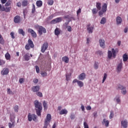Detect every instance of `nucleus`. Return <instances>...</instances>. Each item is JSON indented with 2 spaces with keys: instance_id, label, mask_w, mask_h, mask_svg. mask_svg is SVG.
Listing matches in <instances>:
<instances>
[{
  "instance_id": "obj_42",
  "label": "nucleus",
  "mask_w": 128,
  "mask_h": 128,
  "mask_svg": "<svg viewBox=\"0 0 128 128\" xmlns=\"http://www.w3.org/2000/svg\"><path fill=\"white\" fill-rule=\"evenodd\" d=\"M14 109L15 112H18V106L16 105V106H14Z\"/></svg>"
},
{
  "instance_id": "obj_32",
  "label": "nucleus",
  "mask_w": 128,
  "mask_h": 128,
  "mask_svg": "<svg viewBox=\"0 0 128 128\" xmlns=\"http://www.w3.org/2000/svg\"><path fill=\"white\" fill-rule=\"evenodd\" d=\"M114 100H116L117 104H120V96H116L114 99Z\"/></svg>"
},
{
  "instance_id": "obj_9",
  "label": "nucleus",
  "mask_w": 128,
  "mask_h": 128,
  "mask_svg": "<svg viewBox=\"0 0 128 128\" xmlns=\"http://www.w3.org/2000/svg\"><path fill=\"white\" fill-rule=\"evenodd\" d=\"M128 122L127 120H124L121 122V126L123 128H128Z\"/></svg>"
},
{
  "instance_id": "obj_11",
  "label": "nucleus",
  "mask_w": 128,
  "mask_h": 128,
  "mask_svg": "<svg viewBox=\"0 0 128 128\" xmlns=\"http://www.w3.org/2000/svg\"><path fill=\"white\" fill-rule=\"evenodd\" d=\"M104 40V39H100L99 40V44L100 48H106V44H105Z\"/></svg>"
},
{
  "instance_id": "obj_34",
  "label": "nucleus",
  "mask_w": 128,
  "mask_h": 128,
  "mask_svg": "<svg viewBox=\"0 0 128 128\" xmlns=\"http://www.w3.org/2000/svg\"><path fill=\"white\" fill-rule=\"evenodd\" d=\"M43 106L44 110H48V103L46 101L43 102Z\"/></svg>"
},
{
  "instance_id": "obj_26",
  "label": "nucleus",
  "mask_w": 128,
  "mask_h": 128,
  "mask_svg": "<svg viewBox=\"0 0 128 128\" xmlns=\"http://www.w3.org/2000/svg\"><path fill=\"white\" fill-rule=\"evenodd\" d=\"M36 6H38V8H40L42 6V2L41 0H38L36 2Z\"/></svg>"
},
{
  "instance_id": "obj_49",
  "label": "nucleus",
  "mask_w": 128,
  "mask_h": 128,
  "mask_svg": "<svg viewBox=\"0 0 128 128\" xmlns=\"http://www.w3.org/2000/svg\"><path fill=\"white\" fill-rule=\"evenodd\" d=\"M126 87L122 85H118V88L119 90H122Z\"/></svg>"
},
{
  "instance_id": "obj_7",
  "label": "nucleus",
  "mask_w": 128,
  "mask_h": 128,
  "mask_svg": "<svg viewBox=\"0 0 128 128\" xmlns=\"http://www.w3.org/2000/svg\"><path fill=\"white\" fill-rule=\"evenodd\" d=\"M76 82L77 83V84L79 86V88H82V86H84V83L78 80V79H74L72 81V84H76Z\"/></svg>"
},
{
  "instance_id": "obj_50",
  "label": "nucleus",
  "mask_w": 128,
  "mask_h": 128,
  "mask_svg": "<svg viewBox=\"0 0 128 128\" xmlns=\"http://www.w3.org/2000/svg\"><path fill=\"white\" fill-rule=\"evenodd\" d=\"M34 12H36V6H34V4H32V14H34Z\"/></svg>"
},
{
  "instance_id": "obj_44",
  "label": "nucleus",
  "mask_w": 128,
  "mask_h": 128,
  "mask_svg": "<svg viewBox=\"0 0 128 128\" xmlns=\"http://www.w3.org/2000/svg\"><path fill=\"white\" fill-rule=\"evenodd\" d=\"M121 92L122 94H126V88L122 90Z\"/></svg>"
},
{
  "instance_id": "obj_63",
  "label": "nucleus",
  "mask_w": 128,
  "mask_h": 128,
  "mask_svg": "<svg viewBox=\"0 0 128 128\" xmlns=\"http://www.w3.org/2000/svg\"><path fill=\"white\" fill-rule=\"evenodd\" d=\"M90 42V38H87L86 44H88Z\"/></svg>"
},
{
  "instance_id": "obj_16",
  "label": "nucleus",
  "mask_w": 128,
  "mask_h": 128,
  "mask_svg": "<svg viewBox=\"0 0 128 128\" xmlns=\"http://www.w3.org/2000/svg\"><path fill=\"white\" fill-rule=\"evenodd\" d=\"M28 32H30L33 38H36V33L32 28L28 29Z\"/></svg>"
},
{
  "instance_id": "obj_58",
  "label": "nucleus",
  "mask_w": 128,
  "mask_h": 128,
  "mask_svg": "<svg viewBox=\"0 0 128 128\" xmlns=\"http://www.w3.org/2000/svg\"><path fill=\"white\" fill-rule=\"evenodd\" d=\"M66 28L68 32H72V27L70 26H67Z\"/></svg>"
},
{
  "instance_id": "obj_10",
  "label": "nucleus",
  "mask_w": 128,
  "mask_h": 128,
  "mask_svg": "<svg viewBox=\"0 0 128 128\" xmlns=\"http://www.w3.org/2000/svg\"><path fill=\"white\" fill-rule=\"evenodd\" d=\"M40 89V86H34L32 88V90L33 92H38Z\"/></svg>"
},
{
  "instance_id": "obj_47",
  "label": "nucleus",
  "mask_w": 128,
  "mask_h": 128,
  "mask_svg": "<svg viewBox=\"0 0 128 128\" xmlns=\"http://www.w3.org/2000/svg\"><path fill=\"white\" fill-rule=\"evenodd\" d=\"M94 68L96 70H98V62H95L94 64Z\"/></svg>"
},
{
  "instance_id": "obj_24",
  "label": "nucleus",
  "mask_w": 128,
  "mask_h": 128,
  "mask_svg": "<svg viewBox=\"0 0 128 128\" xmlns=\"http://www.w3.org/2000/svg\"><path fill=\"white\" fill-rule=\"evenodd\" d=\"M96 8L98 10H100L102 8V4L100 2H97L96 4Z\"/></svg>"
},
{
  "instance_id": "obj_35",
  "label": "nucleus",
  "mask_w": 128,
  "mask_h": 128,
  "mask_svg": "<svg viewBox=\"0 0 128 128\" xmlns=\"http://www.w3.org/2000/svg\"><path fill=\"white\" fill-rule=\"evenodd\" d=\"M98 10L96 9V8H94L92 10V13L93 14H98Z\"/></svg>"
},
{
  "instance_id": "obj_20",
  "label": "nucleus",
  "mask_w": 128,
  "mask_h": 128,
  "mask_svg": "<svg viewBox=\"0 0 128 128\" xmlns=\"http://www.w3.org/2000/svg\"><path fill=\"white\" fill-rule=\"evenodd\" d=\"M122 62H121L117 66V72H122Z\"/></svg>"
},
{
  "instance_id": "obj_8",
  "label": "nucleus",
  "mask_w": 128,
  "mask_h": 128,
  "mask_svg": "<svg viewBox=\"0 0 128 128\" xmlns=\"http://www.w3.org/2000/svg\"><path fill=\"white\" fill-rule=\"evenodd\" d=\"M48 48V42H44L41 47L42 52H44Z\"/></svg>"
},
{
  "instance_id": "obj_28",
  "label": "nucleus",
  "mask_w": 128,
  "mask_h": 128,
  "mask_svg": "<svg viewBox=\"0 0 128 128\" xmlns=\"http://www.w3.org/2000/svg\"><path fill=\"white\" fill-rule=\"evenodd\" d=\"M106 18L104 17L101 20L100 22V24H106Z\"/></svg>"
},
{
  "instance_id": "obj_52",
  "label": "nucleus",
  "mask_w": 128,
  "mask_h": 128,
  "mask_svg": "<svg viewBox=\"0 0 128 128\" xmlns=\"http://www.w3.org/2000/svg\"><path fill=\"white\" fill-rule=\"evenodd\" d=\"M32 120L36 122V115L32 114Z\"/></svg>"
},
{
  "instance_id": "obj_18",
  "label": "nucleus",
  "mask_w": 128,
  "mask_h": 128,
  "mask_svg": "<svg viewBox=\"0 0 128 128\" xmlns=\"http://www.w3.org/2000/svg\"><path fill=\"white\" fill-rule=\"evenodd\" d=\"M94 26H88V28H87V30L88 32V34H92L93 32H94Z\"/></svg>"
},
{
  "instance_id": "obj_39",
  "label": "nucleus",
  "mask_w": 128,
  "mask_h": 128,
  "mask_svg": "<svg viewBox=\"0 0 128 128\" xmlns=\"http://www.w3.org/2000/svg\"><path fill=\"white\" fill-rule=\"evenodd\" d=\"M0 44H4V38H2V35L0 34Z\"/></svg>"
},
{
  "instance_id": "obj_57",
  "label": "nucleus",
  "mask_w": 128,
  "mask_h": 128,
  "mask_svg": "<svg viewBox=\"0 0 128 128\" xmlns=\"http://www.w3.org/2000/svg\"><path fill=\"white\" fill-rule=\"evenodd\" d=\"M84 128H88V125L86 122H84Z\"/></svg>"
},
{
  "instance_id": "obj_62",
  "label": "nucleus",
  "mask_w": 128,
  "mask_h": 128,
  "mask_svg": "<svg viewBox=\"0 0 128 128\" xmlns=\"http://www.w3.org/2000/svg\"><path fill=\"white\" fill-rule=\"evenodd\" d=\"M104 12H103L102 10L101 11H100L98 12V14H99V16H102L104 14Z\"/></svg>"
},
{
  "instance_id": "obj_31",
  "label": "nucleus",
  "mask_w": 128,
  "mask_h": 128,
  "mask_svg": "<svg viewBox=\"0 0 128 128\" xmlns=\"http://www.w3.org/2000/svg\"><path fill=\"white\" fill-rule=\"evenodd\" d=\"M122 58H123V61L124 62H126V60H128V54H124L122 56Z\"/></svg>"
},
{
  "instance_id": "obj_54",
  "label": "nucleus",
  "mask_w": 128,
  "mask_h": 128,
  "mask_svg": "<svg viewBox=\"0 0 128 128\" xmlns=\"http://www.w3.org/2000/svg\"><path fill=\"white\" fill-rule=\"evenodd\" d=\"M0 12H4V8L0 4Z\"/></svg>"
},
{
  "instance_id": "obj_36",
  "label": "nucleus",
  "mask_w": 128,
  "mask_h": 128,
  "mask_svg": "<svg viewBox=\"0 0 128 128\" xmlns=\"http://www.w3.org/2000/svg\"><path fill=\"white\" fill-rule=\"evenodd\" d=\"M114 111L112 110L110 111V115L109 116L110 120H112V118H114Z\"/></svg>"
},
{
  "instance_id": "obj_61",
  "label": "nucleus",
  "mask_w": 128,
  "mask_h": 128,
  "mask_svg": "<svg viewBox=\"0 0 128 128\" xmlns=\"http://www.w3.org/2000/svg\"><path fill=\"white\" fill-rule=\"evenodd\" d=\"M38 80L37 78H34L33 80V82H34V84H38Z\"/></svg>"
},
{
  "instance_id": "obj_48",
  "label": "nucleus",
  "mask_w": 128,
  "mask_h": 128,
  "mask_svg": "<svg viewBox=\"0 0 128 128\" xmlns=\"http://www.w3.org/2000/svg\"><path fill=\"white\" fill-rule=\"evenodd\" d=\"M41 76H48V73H46V72H41Z\"/></svg>"
},
{
  "instance_id": "obj_45",
  "label": "nucleus",
  "mask_w": 128,
  "mask_h": 128,
  "mask_svg": "<svg viewBox=\"0 0 128 128\" xmlns=\"http://www.w3.org/2000/svg\"><path fill=\"white\" fill-rule=\"evenodd\" d=\"M4 64H6V61L4 60L0 59V66H4Z\"/></svg>"
},
{
  "instance_id": "obj_25",
  "label": "nucleus",
  "mask_w": 128,
  "mask_h": 128,
  "mask_svg": "<svg viewBox=\"0 0 128 128\" xmlns=\"http://www.w3.org/2000/svg\"><path fill=\"white\" fill-rule=\"evenodd\" d=\"M68 114V110L66 109H63L60 112V114Z\"/></svg>"
},
{
  "instance_id": "obj_38",
  "label": "nucleus",
  "mask_w": 128,
  "mask_h": 128,
  "mask_svg": "<svg viewBox=\"0 0 128 128\" xmlns=\"http://www.w3.org/2000/svg\"><path fill=\"white\" fill-rule=\"evenodd\" d=\"M70 120H74V118H76V114H74V113H71L70 115Z\"/></svg>"
},
{
  "instance_id": "obj_29",
  "label": "nucleus",
  "mask_w": 128,
  "mask_h": 128,
  "mask_svg": "<svg viewBox=\"0 0 128 128\" xmlns=\"http://www.w3.org/2000/svg\"><path fill=\"white\" fill-rule=\"evenodd\" d=\"M5 58L7 60H10V53L7 52L5 54Z\"/></svg>"
},
{
  "instance_id": "obj_15",
  "label": "nucleus",
  "mask_w": 128,
  "mask_h": 128,
  "mask_svg": "<svg viewBox=\"0 0 128 128\" xmlns=\"http://www.w3.org/2000/svg\"><path fill=\"white\" fill-rule=\"evenodd\" d=\"M9 72L8 68H4L1 72V74L2 76H6L8 74Z\"/></svg>"
},
{
  "instance_id": "obj_6",
  "label": "nucleus",
  "mask_w": 128,
  "mask_h": 128,
  "mask_svg": "<svg viewBox=\"0 0 128 128\" xmlns=\"http://www.w3.org/2000/svg\"><path fill=\"white\" fill-rule=\"evenodd\" d=\"M30 57L32 58V54H30L29 53H26L23 56V58L26 62H28V60H30Z\"/></svg>"
},
{
  "instance_id": "obj_59",
  "label": "nucleus",
  "mask_w": 128,
  "mask_h": 128,
  "mask_svg": "<svg viewBox=\"0 0 128 128\" xmlns=\"http://www.w3.org/2000/svg\"><path fill=\"white\" fill-rule=\"evenodd\" d=\"M30 46L28 44H26V46H25V48H26V50H30Z\"/></svg>"
},
{
  "instance_id": "obj_13",
  "label": "nucleus",
  "mask_w": 128,
  "mask_h": 128,
  "mask_svg": "<svg viewBox=\"0 0 128 128\" xmlns=\"http://www.w3.org/2000/svg\"><path fill=\"white\" fill-rule=\"evenodd\" d=\"M102 124L103 126H106V128H108V126L110 124V122L108 120H107L106 118H104L102 121Z\"/></svg>"
},
{
  "instance_id": "obj_2",
  "label": "nucleus",
  "mask_w": 128,
  "mask_h": 128,
  "mask_svg": "<svg viewBox=\"0 0 128 128\" xmlns=\"http://www.w3.org/2000/svg\"><path fill=\"white\" fill-rule=\"evenodd\" d=\"M116 52L114 50V48H112V51L108 50V58L110 60L112 58H116Z\"/></svg>"
},
{
  "instance_id": "obj_14",
  "label": "nucleus",
  "mask_w": 128,
  "mask_h": 128,
  "mask_svg": "<svg viewBox=\"0 0 128 128\" xmlns=\"http://www.w3.org/2000/svg\"><path fill=\"white\" fill-rule=\"evenodd\" d=\"M11 122L8 123V126L10 128H14V120L10 117Z\"/></svg>"
},
{
  "instance_id": "obj_23",
  "label": "nucleus",
  "mask_w": 128,
  "mask_h": 128,
  "mask_svg": "<svg viewBox=\"0 0 128 128\" xmlns=\"http://www.w3.org/2000/svg\"><path fill=\"white\" fill-rule=\"evenodd\" d=\"M108 8V4H104L102 8V10L106 12V8Z\"/></svg>"
},
{
  "instance_id": "obj_12",
  "label": "nucleus",
  "mask_w": 128,
  "mask_h": 128,
  "mask_svg": "<svg viewBox=\"0 0 128 128\" xmlns=\"http://www.w3.org/2000/svg\"><path fill=\"white\" fill-rule=\"evenodd\" d=\"M122 22V19L120 16H118L116 18V24L118 26H120Z\"/></svg>"
},
{
  "instance_id": "obj_30",
  "label": "nucleus",
  "mask_w": 128,
  "mask_h": 128,
  "mask_svg": "<svg viewBox=\"0 0 128 128\" xmlns=\"http://www.w3.org/2000/svg\"><path fill=\"white\" fill-rule=\"evenodd\" d=\"M28 118L29 122H32V114L29 113L28 116Z\"/></svg>"
},
{
  "instance_id": "obj_21",
  "label": "nucleus",
  "mask_w": 128,
  "mask_h": 128,
  "mask_svg": "<svg viewBox=\"0 0 128 128\" xmlns=\"http://www.w3.org/2000/svg\"><path fill=\"white\" fill-rule=\"evenodd\" d=\"M62 62H64L66 64H68V61L70 60V59L68 58V57L66 56H64L62 57Z\"/></svg>"
},
{
  "instance_id": "obj_51",
  "label": "nucleus",
  "mask_w": 128,
  "mask_h": 128,
  "mask_svg": "<svg viewBox=\"0 0 128 128\" xmlns=\"http://www.w3.org/2000/svg\"><path fill=\"white\" fill-rule=\"evenodd\" d=\"M66 80L68 81L70 80V75L68 74H66Z\"/></svg>"
},
{
  "instance_id": "obj_43",
  "label": "nucleus",
  "mask_w": 128,
  "mask_h": 128,
  "mask_svg": "<svg viewBox=\"0 0 128 128\" xmlns=\"http://www.w3.org/2000/svg\"><path fill=\"white\" fill-rule=\"evenodd\" d=\"M4 12H10V8L6 7V8H4Z\"/></svg>"
},
{
  "instance_id": "obj_19",
  "label": "nucleus",
  "mask_w": 128,
  "mask_h": 128,
  "mask_svg": "<svg viewBox=\"0 0 128 128\" xmlns=\"http://www.w3.org/2000/svg\"><path fill=\"white\" fill-rule=\"evenodd\" d=\"M14 20L15 24H18V22H20V17L18 16H16L14 18Z\"/></svg>"
},
{
  "instance_id": "obj_60",
  "label": "nucleus",
  "mask_w": 128,
  "mask_h": 128,
  "mask_svg": "<svg viewBox=\"0 0 128 128\" xmlns=\"http://www.w3.org/2000/svg\"><path fill=\"white\" fill-rule=\"evenodd\" d=\"M19 82L20 84H22L23 82H24V79L23 78H21L19 80Z\"/></svg>"
},
{
  "instance_id": "obj_4",
  "label": "nucleus",
  "mask_w": 128,
  "mask_h": 128,
  "mask_svg": "<svg viewBox=\"0 0 128 128\" xmlns=\"http://www.w3.org/2000/svg\"><path fill=\"white\" fill-rule=\"evenodd\" d=\"M35 28L38 30V34H40V36H42V32L44 34H46V28H44L42 26H40L38 25H36Z\"/></svg>"
},
{
  "instance_id": "obj_46",
  "label": "nucleus",
  "mask_w": 128,
  "mask_h": 128,
  "mask_svg": "<svg viewBox=\"0 0 128 128\" xmlns=\"http://www.w3.org/2000/svg\"><path fill=\"white\" fill-rule=\"evenodd\" d=\"M54 34H55L56 36H58V34H60V31L58 30V29L56 28L55 30Z\"/></svg>"
},
{
  "instance_id": "obj_27",
  "label": "nucleus",
  "mask_w": 128,
  "mask_h": 128,
  "mask_svg": "<svg viewBox=\"0 0 128 128\" xmlns=\"http://www.w3.org/2000/svg\"><path fill=\"white\" fill-rule=\"evenodd\" d=\"M28 4V0H24L22 2V6H26Z\"/></svg>"
},
{
  "instance_id": "obj_5",
  "label": "nucleus",
  "mask_w": 128,
  "mask_h": 128,
  "mask_svg": "<svg viewBox=\"0 0 128 128\" xmlns=\"http://www.w3.org/2000/svg\"><path fill=\"white\" fill-rule=\"evenodd\" d=\"M62 20V18L58 17L54 20H52L51 21V24H58V22H60Z\"/></svg>"
},
{
  "instance_id": "obj_41",
  "label": "nucleus",
  "mask_w": 128,
  "mask_h": 128,
  "mask_svg": "<svg viewBox=\"0 0 128 128\" xmlns=\"http://www.w3.org/2000/svg\"><path fill=\"white\" fill-rule=\"evenodd\" d=\"M36 96H38L42 98V92H36Z\"/></svg>"
},
{
  "instance_id": "obj_3",
  "label": "nucleus",
  "mask_w": 128,
  "mask_h": 128,
  "mask_svg": "<svg viewBox=\"0 0 128 128\" xmlns=\"http://www.w3.org/2000/svg\"><path fill=\"white\" fill-rule=\"evenodd\" d=\"M52 120V115L48 114L46 118L44 120V126L43 128H48V126L50 124V120Z\"/></svg>"
},
{
  "instance_id": "obj_56",
  "label": "nucleus",
  "mask_w": 128,
  "mask_h": 128,
  "mask_svg": "<svg viewBox=\"0 0 128 128\" xmlns=\"http://www.w3.org/2000/svg\"><path fill=\"white\" fill-rule=\"evenodd\" d=\"M48 4L49 6H52V4H54V1L52 0L48 1Z\"/></svg>"
},
{
  "instance_id": "obj_64",
  "label": "nucleus",
  "mask_w": 128,
  "mask_h": 128,
  "mask_svg": "<svg viewBox=\"0 0 128 128\" xmlns=\"http://www.w3.org/2000/svg\"><path fill=\"white\" fill-rule=\"evenodd\" d=\"M81 109L82 112H84V106L83 104H81Z\"/></svg>"
},
{
  "instance_id": "obj_1",
  "label": "nucleus",
  "mask_w": 128,
  "mask_h": 128,
  "mask_svg": "<svg viewBox=\"0 0 128 128\" xmlns=\"http://www.w3.org/2000/svg\"><path fill=\"white\" fill-rule=\"evenodd\" d=\"M34 104L36 108L37 116H40V112H42V103L39 102L38 100H36L34 102Z\"/></svg>"
},
{
  "instance_id": "obj_17",
  "label": "nucleus",
  "mask_w": 128,
  "mask_h": 128,
  "mask_svg": "<svg viewBox=\"0 0 128 128\" xmlns=\"http://www.w3.org/2000/svg\"><path fill=\"white\" fill-rule=\"evenodd\" d=\"M78 80H84V78H86V74L84 73H82L80 74L78 76Z\"/></svg>"
},
{
  "instance_id": "obj_22",
  "label": "nucleus",
  "mask_w": 128,
  "mask_h": 128,
  "mask_svg": "<svg viewBox=\"0 0 128 128\" xmlns=\"http://www.w3.org/2000/svg\"><path fill=\"white\" fill-rule=\"evenodd\" d=\"M28 44L30 46V48H32L34 47V42L32 40L29 39L28 40Z\"/></svg>"
},
{
  "instance_id": "obj_37",
  "label": "nucleus",
  "mask_w": 128,
  "mask_h": 128,
  "mask_svg": "<svg viewBox=\"0 0 128 128\" xmlns=\"http://www.w3.org/2000/svg\"><path fill=\"white\" fill-rule=\"evenodd\" d=\"M107 77H108V74L106 73L104 74V76L103 77L102 84H104V82H106V80Z\"/></svg>"
},
{
  "instance_id": "obj_53",
  "label": "nucleus",
  "mask_w": 128,
  "mask_h": 128,
  "mask_svg": "<svg viewBox=\"0 0 128 128\" xmlns=\"http://www.w3.org/2000/svg\"><path fill=\"white\" fill-rule=\"evenodd\" d=\"M35 68L37 74L40 73V68L38 66H36Z\"/></svg>"
},
{
  "instance_id": "obj_55",
  "label": "nucleus",
  "mask_w": 128,
  "mask_h": 128,
  "mask_svg": "<svg viewBox=\"0 0 128 128\" xmlns=\"http://www.w3.org/2000/svg\"><path fill=\"white\" fill-rule=\"evenodd\" d=\"M10 35L11 36L12 38H16V37H14V32H11L10 33Z\"/></svg>"
},
{
  "instance_id": "obj_33",
  "label": "nucleus",
  "mask_w": 128,
  "mask_h": 128,
  "mask_svg": "<svg viewBox=\"0 0 128 128\" xmlns=\"http://www.w3.org/2000/svg\"><path fill=\"white\" fill-rule=\"evenodd\" d=\"M18 32L20 34H22V36H24V30L20 28L18 30Z\"/></svg>"
},
{
  "instance_id": "obj_40",
  "label": "nucleus",
  "mask_w": 128,
  "mask_h": 128,
  "mask_svg": "<svg viewBox=\"0 0 128 128\" xmlns=\"http://www.w3.org/2000/svg\"><path fill=\"white\" fill-rule=\"evenodd\" d=\"M7 90V94H14V92H12V90H10V88H8Z\"/></svg>"
}]
</instances>
